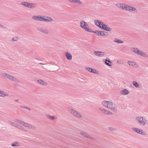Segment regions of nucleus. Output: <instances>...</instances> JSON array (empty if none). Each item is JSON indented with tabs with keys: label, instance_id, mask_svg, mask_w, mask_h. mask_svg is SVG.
I'll return each mask as SVG.
<instances>
[{
	"label": "nucleus",
	"instance_id": "f257e3e1",
	"mask_svg": "<svg viewBox=\"0 0 148 148\" xmlns=\"http://www.w3.org/2000/svg\"><path fill=\"white\" fill-rule=\"evenodd\" d=\"M116 5L119 8L123 10L129 11L131 12H136V8L134 7L126 4L123 3H118L116 4Z\"/></svg>",
	"mask_w": 148,
	"mask_h": 148
},
{
	"label": "nucleus",
	"instance_id": "f03ea898",
	"mask_svg": "<svg viewBox=\"0 0 148 148\" xmlns=\"http://www.w3.org/2000/svg\"><path fill=\"white\" fill-rule=\"evenodd\" d=\"M136 120L141 125L145 126L148 124V121L145 117L142 116H137L136 118Z\"/></svg>",
	"mask_w": 148,
	"mask_h": 148
},
{
	"label": "nucleus",
	"instance_id": "7ed1b4c3",
	"mask_svg": "<svg viewBox=\"0 0 148 148\" xmlns=\"http://www.w3.org/2000/svg\"><path fill=\"white\" fill-rule=\"evenodd\" d=\"M80 27L83 28L86 31L91 32L92 30L89 27L88 25L84 20L81 21L80 23Z\"/></svg>",
	"mask_w": 148,
	"mask_h": 148
},
{
	"label": "nucleus",
	"instance_id": "20e7f679",
	"mask_svg": "<svg viewBox=\"0 0 148 148\" xmlns=\"http://www.w3.org/2000/svg\"><path fill=\"white\" fill-rule=\"evenodd\" d=\"M2 74L3 76L12 81L19 82V80L17 78L12 76L5 73H3Z\"/></svg>",
	"mask_w": 148,
	"mask_h": 148
},
{
	"label": "nucleus",
	"instance_id": "39448f33",
	"mask_svg": "<svg viewBox=\"0 0 148 148\" xmlns=\"http://www.w3.org/2000/svg\"><path fill=\"white\" fill-rule=\"evenodd\" d=\"M132 51L136 54L143 57H147L148 56V55L147 54L142 51L140 50L137 48L135 47L133 48Z\"/></svg>",
	"mask_w": 148,
	"mask_h": 148
},
{
	"label": "nucleus",
	"instance_id": "423d86ee",
	"mask_svg": "<svg viewBox=\"0 0 148 148\" xmlns=\"http://www.w3.org/2000/svg\"><path fill=\"white\" fill-rule=\"evenodd\" d=\"M53 21V19L49 17L45 16H39V21L51 22Z\"/></svg>",
	"mask_w": 148,
	"mask_h": 148
},
{
	"label": "nucleus",
	"instance_id": "0eeeda50",
	"mask_svg": "<svg viewBox=\"0 0 148 148\" xmlns=\"http://www.w3.org/2000/svg\"><path fill=\"white\" fill-rule=\"evenodd\" d=\"M108 103H109L107 108L115 112H116L117 110L116 105L115 103L110 101Z\"/></svg>",
	"mask_w": 148,
	"mask_h": 148
},
{
	"label": "nucleus",
	"instance_id": "6e6552de",
	"mask_svg": "<svg viewBox=\"0 0 148 148\" xmlns=\"http://www.w3.org/2000/svg\"><path fill=\"white\" fill-rule=\"evenodd\" d=\"M69 111L71 114L74 116L78 118H81L82 117V115L80 113L72 108L70 109Z\"/></svg>",
	"mask_w": 148,
	"mask_h": 148
},
{
	"label": "nucleus",
	"instance_id": "1a4fd4ad",
	"mask_svg": "<svg viewBox=\"0 0 148 148\" xmlns=\"http://www.w3.org/2000/svg\"><path fill=\"white\" fill-rule=\"evenodd\" d=\"M22 125L23 126L29 129H32L33 130H35L36 129V127L32 125H31L25 122H23Z\"/></svg>",
	"mask_w": 148,
	"mask_h": 148
},
{
	"label": "nucleus",
	"instance_id": "9d476101",
	"mask_svg": "<svg viewBox=\"0 0 148 148\" xmlns=\"http://www.w3.org/2000/svg\"><path fill=\"white\" fill-rule=\"evenodd\" d=\"M99 109L103 113L105 114L111 115L112 114V112L103 108L101 107L99 108Z\"/></svg>",
	"mask_w": 148,
	"mask_h": 148
},
{
	"label": "nucleus",
	"instance_id": "9b49d317",
	"mask_svg": "<svg viewBox=\"0 0 148 148\" xmlns=\"http://www.w3.org/2000/svg\"><path fill=\"white\" fill-rule=\"evenodd\" d=\"M80 134L84 137L88 139H94V138L92 137L91 136L88 135L87 134L83 132H81Z\"/></svg>",
	"mask_w": 148,
	"mask_h": 148
},
{
	"label": "nucleus",
	"instance_id": "f8f14e48",
	"mask_svg": "<svg viewBox=\"0 0 148 148\" xmlns=\"http://www.w3.org/2000/svg\"><path fill=\"white\" fill-rule=\"evenodd\" d=\"M94 23L96 25L99 27L101 28L102 24H103V23L100 20H96L94 21Z\"/></svg>",
	"mask_w": 148,
	"mask_h": 148
},
{
	"label": "nucleus",
	"instance_id": "ddd939ff",
	"mask_svg": "<svg viewBox=\"0 0 148 148\" xmlns=\"http://www.w3.org/2000/svg\"><path fill=\"white\" fill-rule=\"evenodd\" d=\"M91 32L95 33L99 36H104L105 35V33L106 32L103 31H99L98 30H96L95 31H92V32Z\"/></svg>",
	"mask_w": 148,
	"mask_h": 148
},
{
	"label": "nucleus",
	"instance_id": "4468645a",
	"mask_svg": "<svg viewBox=\"0 0 148 148\" xmlns=\"http://www.w3.org/2000/svg\"><path fill=\"white\" fill-rule=\"evenodd\" d=\"M38 29L40 32L45 34H47L49 33L48 29L43 28H38Z\"/></svg>",
	"mask_w": 148,
	"mask_h": 148
},
{
	"label": "nucleus",
	"instance_id": "2eb2a0df",
	"mask_svg": "<svg viewBox=\"0 0 148 148\" xmlns=\"http://www.w3.org/2000/svg\"><path fill=\"white\" fill-rule=\"evenodd\" d=\"M94 53L95 55L99 57H102L105 54L104 52L99 51H94Z\"/></svg>",
	"mask_w": 148,
	"mask_h": 148
},
{
	"label": "nucleus",
	"instance_id": "dca6fc26",
	"mask_svg": "<svg viewBox=\"0 0 148 148\" xmlns=\"http://www.w3.org/2000/svg\"><path fill=\"white\" fill-rule=\"evenodd\" d=\"M68 1L70 3H77L79 5L83 3L80 0H68Z\"/></svg>",
	"mask_w": 148,
	"mask_h": 148
},
{
	"label": "nucleus",
	"instance_id": "f3484780",
	"mask_svg": "<svg viewBox=\"0 0 148 148\" xmlns=\"http://www.w3.org/2000/svg\"><path fill=\"white\" fill-rule=\"evenodd\" d=\"M9 95L8 93L0 90V97H4L8 96Z\"/></svg>",
	"mask_w": 148,
	"mask_h": 148
},
{
	"label": "nucleus",
	"instance_id": "a211bd4d",
	"mask_svg": "<svg viewBox=\"0 0 148 148\" xmlns=\"http://www.w3.org/2000/svg\"><path fill=\"white\" fill-rule=\"evenodd\" d=\"M37 6V4L35 3H29L28 8L32 9H35Z\"/></svg>",
	"mask_w": 148,
	"mask_h": 148
},
{
	"label": "nucleus",
	"instance_id": "6ab92c4d",
	"mask_svg": "<svg viewBox=\"0 0 148 148\" xmlns=\"http://www.w3.org/2000/svg\"><path fill=\"white\" fill-rule=\"evenodd\" d=\"M130 92L128 90L126 89H124L121 90L120 93L122 95H128L129 93Z\"/></svg>",
	"mask_w": 148,
	"mask_h": 148
},
{
	"label": "nucleus",
	"instance_id": "aec40b11",
	"mask_svg": "<svg viewBox=\"0 0 148 148\" xmlns=\"http://www.w3.org/2000/svg\"><path fill=\"white\" fill-rule=\"evenodd\" d=\"M65 55L66 58L69 60H71L72 59V56L71 54L69 53L66 52L65 53Z\"/></svg>",
	"mask_w": 148,
	"mask_h": 148
},
{
	"label": "nucleus",
	"instance_id": "412c9836",
	"mask_svg": "<svg viewBox=\"0 0 148 148\" xmlns=\"http://www.w3.org/2000/svg\"><path fill=\"white\" fill-rule=\"evenodd\" d=\"M37 82L39 84L42 85H46L47 84V82L41 79H38Z\"/></svg>",
	"mask_w": 148,
	"mask_h": 148
},
{
	"label": "nucleus",
	"instance_id": "4be33fe9",
	"mask_svg": "<svg viewBox=\"0 0 148 148\" xmlns=\"http://www.w3.org/2000/svg\"><path fill=\"white\" fill-rule=\"evenodd\" d=\"M138 134H140L143 135H147L146 133L142 130L140 129H139L138 130Z\"/></svg>",
	"mask_w": 148,
	"mask_h": 148
},
{
	"label": "nucleus",
	"instance_id": "5701e85b",
	"mask_svg": "<svg viewBox=\"0 0 148 148\" xmlns=\"http://www.w3.org/2000/svg\"><path fill=\"white\" fill-rule=\"evenodd\" d=\"M109 101H102V104L103 106L107 108V107L109 103L108 102H109Z\"/></svg>",
	"mask_w": 148,
	"mask_h": 148
},
{
	"label": "nucleus",
	"instance_id": "b1692460",
	"mask_svg": "<svg viewBox=\"0 0 148 148\" xmlns=\"http://www.w3.org/2000/svg\"><path fill=\"white\" fill-rule=\"evenodd\" d=\"M127 63L130 66H133L136 64V63L135 62H131L130 61H127Z\"/></svg>",
	"mask_w": 148,
	"mask_h": 148
},
{
	"label": "nucleus",
	"instance_id": "393cba45",
	"mask_svg": "<svg viewBox=\"0 0 148 148\" xmlns=\"http://www.w3.org/2000/svg\"><path fill=\"white\" fill-rule=\"evenodd\" d=\"M29 2H23L21 3V4L24 6L28 8Z\"/></svg>",
	"mask_w": 148,
	"mask_h": 148
},
{
	"label": "nucleus",
	"instance_id": "a878e982",
	"mask_svg": "<svg viewBox=\"0 0 148 148\" xmlns=\"http://www.w3.org/2000/svg\"><path fill=\"white\" fill-rule=\"evenodd\" d=\"M105 64L107 66H111V64L109 63H112V62L110 60H106L105 61Z\"/></svg>",
	"mask_w": 148,
	"mask_h": 148
},
{
	"label": "nucleus",
	"instance_id": "bb28decb",
	"mask_svg": "<svg viewBox=\"0 0 148 148\" xmlns=\"http://www.w3.org/2000/svg\"><path fill=\"white\" fill-rule=\"evenodd\" d=\"M113 41L114 42H116L118 43H123V41L120 40L119 39L115 38L114 39Z\"/></svg>",
	"mask_w": 148,
	"mask_h": 148
},
{
	"label": "nucleus",
	"instance_id": "cd10ccee",
	"mask_svg": "<svg viewBox=\"0 0 148 148\" xmlns=\"http://www.w3.org/2000/svg\"><path fill=\"white\" fill-rule=\"evenodd\" d=\"M40 16H33L32 17V18L34 20L39 21Z\"/></svg>",
	"mask_w": 148,
	"mask_h": 148
},
{
	"label": "nucleus",
	"instance_id": "c85d7f7f",
	"mask_svg": "<svg viewBox=\"0 0 148 148\" xmlns=\"http://www.w3.org/2000/svg\"><path fill=\"white\" fill-rule=\"evenodd\" d=\"M90 72L92 73H95V74H98L99 73V72L98 71L95 69L91 68L90 70Z\"/></svg>",
	"mask_w": 148,
	"mask_h": 148
},
{
	"label": "nucleus",
	"instance_id": "c756f323",
	"mask_svg": "<svg viewBox=\"0 0 148 148\" xmlns=\"http://www.w3.org/2000/svg\"><path fill=\"white\" fill-rule=\"evenodd\" d=\"M11 146L12 147L20 146V145L18 144V143L16 141L12 143L11 144Z\"/></svg>",
	"mask_w": 148,
	"mask_h": 148
},
{
	"label": "nucleus",
	"instance_id": "7c9ffc66",
	"mask_svg": "<svg viewBox=\"0 0 148 148\" xmlns=\"http://www.w3.org/2000/svg\"><path fill=\"white\" fill-rule=\"evenodd\" d=\"M132 83L133 85L136 88H138L139 87V84L136 82L133 81Z\"/></svg>",
	"mask_w": 148,
	"mask_h": 148
},
{
	"label": "nucleus",
	"instance_id": "2f4dec72",
	"mask_svg": "<svg viewBox=\"0 0 148 148\" xmlns=\"http://www.w3.org/2000/svg\"><path fill=\"white\" fill-rule=\"evenodd\" d=\"M8 123L13 126H15L16 125V123H14L13 122H12L11 121H8Z\"/></svg>",
	"mask_w": 148,
	"mask_h": 148
},
{
	"label": "nucleus",
	"instance_id": "473e14b6",
	"mask_svg": "<svg viewBox=\"0 0 148 148\" xmlns=\"http://www.w3.org/2000/svg\"><path fill=\"white\" fill-rule=\"evenodd\" d=\"M103 30L107 31H110L112 30L111 28L109 27H107L106 28H103Z\"/></svg>",
	"mask_w": 148,
	"mask_h": 148
},
{
	"label": "nucleus",
	"instance_id": "72a5a7b5",
	"mask_svg": "<svg viewBox=\"0 0 148 148\" xmlns=\"http://www.w3.org/2000/svg\"><path fill=\"white\" fill-rule=\"evenodd\" d=\"M47 117L49 119L51 120H54L55 119V117L54 116H51L49 115H48L47 116Z\"/></svg>",
	"mask_w": 148,
	"mask_h": 148
},
{
	"label": "nucleus",
	"instance_id": "f704fd0d",
	"mask_svg": "<svg viewBox=\"0 0 148 148\" xmlns=\"http://www.w3.org/2000/svg\"><path fill=\"white\" fill-rule=\"evenodd\" d=\"M15 122L18 123H19L21 125H22V123H23V121H21V120H18L15 119L14 120Z\"/></svg>",
	"mask_w": 148,
	"mask_h": 148
},
{
	"label": "nucleus",
	"instance_id": "c9c22d12",
	"mask_svg": "<svg viewBox=\"0 0 148 148\" xmlns=\"http://www.w3.org/2000/svg\"><path fill=\"white\" fill-rule=\"evenodd\" d=\"M18 38L17 37H14L12 40V41L13 42L17 41L18 40Z\"/></svg>",
	"mask_w": 148,
	"mask_h": 148
},
{
	"label": "nucleus",
	"instance_id": "e433bc0d",
	"mask_svg": "<svg viewBox=\"0 0 148 148\" xmlns=\"http://www.w3.org/2000/svg\"><path fill=\"white\" fill-rule=\"evenodd\" d=\"M132 130L134 131L135 132H136L137 133H138V128H137L133 127L132 128Z\"/></svg>",
	"mask_w": 148,
	"mask_h": 148
},
{
	"label": "nucleus",
	"instance_id": "4c0bfd02",
	"mask_svg": "<svg viewBox=\"0 0 148 148\" xmlns=\"http://www.w3.org/2000/svg\"><path fill=\"white\" fill-rule=\"evenodd\" d=\"M117 63L119 64H123V61L121 60H119L117 61Z\"/></svg>",
	"mask_w": 148,
	"mask_h": 148
},
{
	"label": "nucleus",
	"instance_id": "58836bf2",
	"mask_svg": "<svg viewBox=\"0 0 148 148\" xmlns=\"http://www.w3.org/2000/svg\"><path fill=\"white\" fill-rule=\"evenodd\" d=\"M15 127L20 130H21L22 127L20 125H18L17 124H16V125L15 126Z\"/></svg>",
	"mask_w": 148,
	"mask_h": 148
},
{
	"label": "nucleus",
	"instance_id": "ea45409f",
	"mask_svg": "<svg viewBox=\"0 0 148 148\" xmlns=\"http://www.w3.org/2000/svg\"><path fill=\"white\" fill-rule=\"evenodd\" d=\"M107 25H106L103 23V24H102V26H101V29H102L103 30V28H106L107 27Z\"/></svg>",
	"mask_w": 148,
	"mask_h": 148
},
{
	"label": "nucleus",
	"instance_id": "a19ab883",
	"mask_svg": "<svg viewBox=\"0 0 148 148\" xmlns=\"http://www.w3.org/2000/svg\"><path fill=\"white\" fill-rule=\"evenodd\" d=\"M20 107L21 108L27 109L29 110H31L29 108L25 106H20Z\"/></svg>",
	"mask_w": 148,
	"mask_h": 148
},
{
	"label": "nucleus",
	"instance_id": "79ce46f5",
	"mask_svg": "<svg viewBox=\"0 0 148 148\" xmlns=\"http://www.w3.org/2000/svg\"><path fill=\"white\" fill-rule=\"evenodd\" d=\"M91 68H90V67H88L86 68L85 69L86 71L90 72V70L91 69Z\"/></svg>",
	"mask_w": 148,
	"mask_h": 148
},
{
	"label": "nucleus",
	"instance_id": "37998d69",
	"mask_svg": "<svg viewBox=\"0 0 148 148\" xmlns=\"http://www.w3.org/2000/svg\"><path fill=\"white\" fill-rule=\"evenodd\" d=\"M21 130H22L25 132H26L27 131V130H26L23 127H22V129H21Z\"/></svg>",
	"mask_w": 148,
	"mask_h": 148
},
{
	"label": "nucleus",
	"instance_id": "c03bdc74",
	"mask_svg": "<svg viewBox=\"0 0 148 148\" xmlns=\"http://www.w3.org/2000/svg\"><path fill=\"white\" fill-rule=\"evenodd\" d=\"M0 27L1 28H5V27L3 25H2L0 24Z\"/></svg>",
	"mask_w": 148,
	"mask_h": 148
},
{
	"label": "nucleus",
	"instance_id": "a18cd8bd",
	"mask_svg": "<svg viewBox=\"0 0 148 148\" xmlns=\"http://www.w3.org/2000/svg\"><path fill=\"white\" fill-rule=\"evenodd\" d=\"M109 130L111 131H112L114 130V129L112 127H109Z\"/></svg>",
	"mask_w": 148,
	"mask_h": 148
},
{
	"label": "nucleus",
	"instance_id": "49530a36",
	"mask_svg": "<svg viewBox=\"0 0 148 148\" xmlns=\"http://www.w3.org/2000/svg\"><path fill=\"white\" fill-rule=\"evenodd\" d=\"M19 101V100L18 99H16L15 100V101H16V102H18Z\"/></svg>",
	"mask_w": 148,
	"mask_h": 148
}]
</instances>
